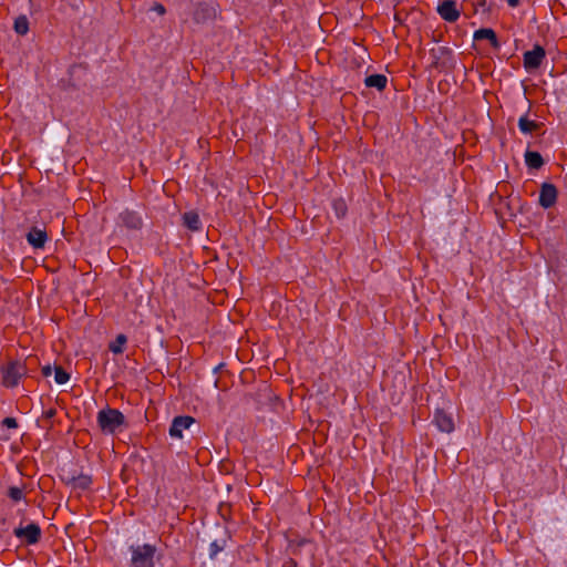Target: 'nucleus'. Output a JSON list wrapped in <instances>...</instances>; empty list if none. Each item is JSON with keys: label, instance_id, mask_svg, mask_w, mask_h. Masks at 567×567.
<instances>
[{"label": "nucleus", "instance_id": "f257e3e1", "mask_svg": "<svg viewBox=\"0 0 567 567\" xmlns=\"http://www.w3.org/2000/svg\"><path fill=\"white\" fill-rule=\"evenodd\" d=\"M131 553L130 567H155L157 548L152 544H137L128 547Z\"/></svg>", "mask_w": 567, "mask_h": 567}, {"label": "nucleus", "instance_id": "f03ea898", "mask_svg": "<svg viewBox=\"0 0 567 567\" xmlns=\"http://www.w3.org/2000/svg\"><path fill=\"white\" fill-rule=\"evenodd\" d=\"M96 422L103 433L113 434L124 425L125 416L120 410L107 406L97 412Z\"/></svg>", "mask_w": 567, "mask_h": 567}, {"label": "nucleus", "instance_id": "7ed1b4c3", "mask_svg": "<svg viewBox=\"0 0 567 567\" xmlns=\"http://www.w3.org/2000/svg\"><path fill=\"white\" fill-rule=\"evenodd\" d=\"M13 535L22 544L35 545L41 539L42 530L38 523L31 522L25 526L22 523H20V525L13 529Z\"/></svg>", "mask_w": 567, "mask_h": 567}, {"label": "nucleus", "instance_id": "20e7f679", "mask_svg": "<svg viewBox=\"0 0 567 567\" xmlns=\"http://www.w3.org/2000/svg\"><path fill=\"white\" fill-rule=\"evenodd\" d=\"M27 373V368L19 361L8 363L2 368V384L6 388H14Z\"/></svg>", "mask_w": 567, "mask_h": 567}, {"label": "nucleus", "instance_id": "39448f33", "mask_svg": "<svg viewBox=\"0 0 567 567\" xmlns=\"http://www.w3.org/2000/svg\"><path fill=\"white\" fill-rule=\"evenodd\" d=\"M546 56L545 49L536 44L533 50L526 51L523 55V64L527 71L538 69Z\"/></svg>", "mask_w": 567, "mask_h": 567}, {"label": "nucleus", "instance_id": "423d86ee", "mask_svg": "<svg viewBox=\"0 0 567 567\" xmlns=\"http://www.w3.org/2000/svg\"><path fill=\"white\" fill-rule=\"evenodd\" d=\"M436 10L440 17L450 23L456 22L461 14L457 3L454 0H443L439 3Z\"/></svg>", "mask_w": 567, "mask_h": 567}, {"label": "nucleus", "instance_id": "0eeeda50", "mask_svg": "<svg viewBox=\"0 0 567 567\" xmlns=\"http://www.w3.org/2000/svg\"><path fill=\"white\" fill-rule=\"evenodd\" d=\"M558 192L554 184L544 183L540 187L538 203L547 209L553 207L557 202Z\"/></svg>", "mask_w": 567, "mask_h": 567}, {"label": "nucleus", "instance_id": "6e6552de", "mask_svg": "<svg viewBox=\"0 0 567 567\" xmlns=\"http://www.w3.org/2000/svg\"><path fill=\"white\" fill-rule=\"evenodd\" d=\"M117 223L127 229L137 230L143 226L141 215L134 210L125 209L118 215Z\"/></svg>", "mask_w": 567, "mask_h": 567}, {"label": "nucleus", "instance_id": "1a4fd4ad", "mask_svg": "<svg viewBox=\"0 0 567 567\" xmlns=\"http://www.w3.org/2000/svg\"><path fill=\"white\" fill-rule=\"evenodd\" d=\"M25 239L33 249H43L49 238L44 228L34 226L29 230Z\"/></svg>", "mask_w": 567, "mask_h": 567}, {"label": "nucleus", "instance_id": "9d476101", "mask_svg": "<svg viewBox=\"0 0 567 567\" xmlns=\"http://www.w3.org/2000/svg\"><path fill=\"white\" fill-rule=\"evenodd\" d=\"M194 422L195 419L188 415L176 416L169 427V435L172 437L182 439L183 431L187 430Z\"/></svg>", "mask_w": 567, "mask_h": 567}, {"label": "nucleus", "instance_id": "9b49d317", "mask_svg": "<svg viewBox=\"0 0 567 567\" xmlns=\"http://www.w3.org/2000/svg\"><path fill=\"white\" fill-rule=\"evenodd\" d=\"M433 422L442 432L451 433L454 430V422L452 416L443 410L435 411Z\"/></svg>", "mask_w": 567, "mask_h": 567}, {"label": "nucleus", "instance_id": "f8f14e48", "mask_svg": "<svg viewBox=\"0 0 567 567\" xmlns=\"http://www.w3.org/2000/svg\"><path fill=\"white\" fill-rule=\"evenodd\" d=\"M215 17V9L208 3H198L193 13L196 23H204Z\"/></svg>", "mask_w": 567, "mask_h": 567}, {"label": "nucleus", "instance_id": "ddd939ff", "mask_svg": "<svg viewBox=\"0 0 567 567\" xmlns=\"http://www.w3.org/2000/svg\"><path fill=\"white\" fill-rule=\"evenodd\" d=\"M474 40H488L494 49L499 48V42L497 40L496 33L493 29L482 28L474 32Z\"/></svg>", "mask_w": 567, "mask_h": 567}, {"label": "nucleus", "instance_id": "4468645a", "mask_svg": "<svg viewBox=\"0 0 567 567\" xmlns=\"http://www.w3.org/2000/svg\"><path fill=\"white\" fill-rule=\"evenodd\" d=\"M68 485H71L74 489L85 491L90 488L92 484L91 476L86 474H80L78 476H72L66 481Z\"/></svg>", "mask_w": 567, "mask_h": 567}, {"label": "nucleus", "instance_id": "2eb2a0df", "mask_svg": "<svg viewBox=\"0 0 567 567\" xmlns=\"http://www.w3.org/2000/svg\"><path fill=\"white\" fill-rule=\"evenodd\" d=\"M367 87H374L378 91H383L388 84V78L384 74H372L364 79Z\"/></svg>", "mask_w": 567, "mask_h": 567}, {"label": "nucleus", "instance_id": "dca6fc26", "mask_svg": "<svg viewBox=\"0 0 567 567\" xmlns=\"http://www.w3.org/2000/svg\"><path fill=\"white\" fill-rule=\"evenodd\" d=\"M184 225L192 231H198L202 228L199 215L195 212H187L183 215Z\"/></svg>", "mask_w": 567, "mask_h": 567}, {"label": "nucleus", "instance_id": "f3484780", "mask_svg": "<svg viewBox=\"0 0 567 567\" xmlns=\"http://www.w3.org/2000/svg\"><path fill=\"white\" fill-rule=\"evenodd\" d=\"M525 163L529 168L539 169L544 165V159L538 152L526 151Z\"/></svg>", "mask_w": 567, "mask_h": 567}, {"label": "nucleus", "instance_id": "a211bd4d", "mask_svg": "<svg viewBox=\"0 0 567 567\" xmlns=\"http://www.w3.org/2000/svg\"><path fill=\"white\" fill-rule=\"evenodd\" d=\"M518 127L522 133L529 134L533 131H536L538 128V123L535 121L528 120L526 115L520 116L518 120Z\"/></svg>", "mask_w": 567, "mask_h": 567}, {"label": "nucleus", "instance_id": "6ab92c4d", "mask_svg": "<svg viewBox=\"0 0 567 567\" xmlns=\"http://www.w3.org/2000/svg\"><path fill=\"white\" fill-rule=\"evenodd\" d=\"M127 338L125 334H118L113 342L110 343L109 349L114 354H121L124 351V344Z\"/></svg>", "mask_w": 567, "mask_h": 567}, {"label": "nucleus", "instance_id": "aec40b11", "mask_svg": "<svg viewBox=\"0 0 567 567\" xmlns=\"http://www.w3.org/2000/svg\"><path fill=\"white\" fill-rule=\"evenodd\" d=\"M14 31L18 34L24 35L29 31V21L27 17L20 16L14 20Z\"/></svg>", "mask_w": 567, "mask_h": 567}, {"label": "nucleus", "instance_id": "412c9836", "mask_svg": "<svg viewBox=\"0 0 567 567\" xmlns=\"http://www.w3.org/2000/svg\"><path fill=\"white\" fill-rule=\"evenodd\" d=\"M54 380L58 384H65L70 380V374L60 365L54 367Z\"/></svg>", "mask_w": 567, "mask_h": 567}, {"label": "nucleus", "instance_id": "4be33fe9", "mask_svg": "<svg viewBox=\"0 0 567 567\" xmlns=\"http://www.w3.org/2000/svg\"><path fill=\"white\" fill-rule=\"evenodd\" d=\"M225 548V540H214L209 545V557L215 559L216 556Z\"/></svg>", "mask_w": 567, "mask_h": 567}, {"label": "nucleus", "instance_id": "5701e85b", "mask_svg": "<svg viewBox=\"0 0 567 567\" xmlns=\"http://www.w3.org/2000/svg\"><path fill=\"white\" fill-rule=\"evenodd\" d=\"M7 495L13 501V502H20L24 498L23 489L17 486H10L8 488Z\"/></svg>", "mask_w": 567, "mask_h": 567}, {"label": "nucleus", "instance_id": "b1692460", "mask_svg": "<svg viewBox=\"0 0 567 567\" xmlns=\"http://www.w3.org/2000/svg\"><path fill=\"white\" fill-rule=\"evenodd\" d=\"M2 424H3V426H6L8 429H17L18 427V422L14 417H6L2 421Z\"/></svg>", "mask_w": 567, "mask_h": 567}, {"label": "nucleus", "instance_id": "393cba45", "mask_svg": "<svg viewBox=\"0 0 567 567\" xmlns=\"http://www.w3.org/2000/svg\"><path fill=\"white\" fill-rule=\"evenodd\" d=\"M334 206H336V209H337V213H338V215H339V216H340V215H344V213H346V207H344L343 202L336 203V204H334Z\"/></svg>", "mask_w": 567, "mask_h": 567}, {"label": "nucleus", "instance_id": "a878e982", "mask_svg": "<svg viewBox=\"0 0 567 567\" xmlns=\"http://www.w3.org/2000/svg\"><path fill=\"white\" fill-rule=\"evenodd\" d=\"M281 567H298V564H297V561L295 559L289 558V559L284 561Z\"/></svg>", "mask_w": 567, "mask_h": 567}, {"label": "nucleus", "instance_id": "bb28decb", "mask_svg": "<svg viewBox=\"0 0 567 567\" xmlns=\"http://www.w3.org/2000/svg\"><path fill=\"white\" fill-rule=\"evenodd\" d=\"M53 370L54 369H52V367L50 364H47V365L42 367V374L44 377H49V375H51Z\"/></svg>", "mask_w": 567, "mask_h": 567}, {"label": "nucleus", "instance_id": "cd10ccee", "mask_svg": "<svg viewBox=\"0 0 567 567\" xmlns=\"http://www.w3.org/2000/svg\"><path fill=\"white\" fill-rule=\"evenodd\" d=\"M153 9L161 16H163L165 13V8L163 4L161 3H156Z\"/></svg>", "mask_w": 567, "mask_h": 567}, {"label": "nucleus", "instance_id": "c85d7f7f", "mask_svg": "<svg viewBox=\"0 0 567 567\" xmlns=\"http://www.w3.org/2000/svg\"><path fill=\"white\" fill-rule=\"evenodd\" d=\"M440 54H446V53H451V50L445 48V47H441L436 50Z\"/></svg>", "mask_w": 567, "mask_h": 567}, {"label": "nucleus", "instance_id": "c756f323", "mask_svg": "<svg viewBox=\"0 0 567 567\" xmlns=\"http://www.w3.org/2000/svg\"><path fill=\"white\" fill-rule=\"evenodd\" d=\"M508 6L512 8H516L519 4V0H506Z\"/></svg>", "mask_w": 567, "mask_h": 567}, {"label": "nucleus", "instance_id": "7c9ffc66", "mask_svg": "<svg viewBox=\"0 0 567 567\" xmlns=\"http://www.w3.org/2000/svg\"><path fill=\"white\" fill-rule=\"evenodd\" d=\"M54 414H55V410H53V409H50L45 412L47 417H52V416H54Z\"/></svg>", "mask_w": 567, "mask_h": 567}]
</instances>
